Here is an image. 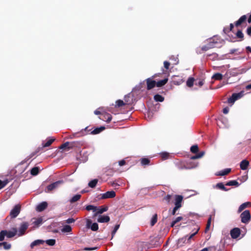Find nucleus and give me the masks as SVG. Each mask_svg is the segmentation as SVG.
Instances as JSON below:
<instances>
[{
  "label": "nucleus",
  "instance_id": "f257e3e1",
  "mask_svg": "<svg viewBox=\"0 0 251 251\" xmlns=\"http://www.w3.org/2000/svg\"><path fill=\"white\" fill-rule=\"evenodd\" d=\"M78 145V142L77 141L66 142L65 143L62 144L59 147V149L62 150L63 151H68L70 149H73L75 147H77Z\"/></svg>",
  "mask_w": 251,
  "mask_h": 251
},
{
  "label": "nucleus",
  "instance_id": "f03ea898",
  "mask_svg": "<svg viewBox=\"0 0 251 251\" xmlns=\"http://www.w3.org/2000/svg\"><path fill=\"white\" fill-rule=\"evenodd\" d=\"M240 217L241 219V222L243 223H248L250 221L251 218L249 210H246L243 212L240 215Z\"/></svg>",
  "mask_w": 251,
  "mask_h": 251
},
{
  "label": "nucleus",
  "instance_id": "7ed1b4c3",
  "mask_svg": "<svg viewBox=\"0 0 251 251\" xmlns=\"http://www.w3.org/2000/svg\"><path fill=\"white\" fill-rule=\"evenodd\" d=\"M86 226L88 228L91 229L92 231H96L99 229V226L97 223H92L90 219L86 220Z\"/></svg>",
  "mask_w": 251,
  "mask_h": 251
},
{
  "label": "nucleus",
  "instance_id": "20e7f679",
  "mask_svg": "<svg viewBox=\"0 0 251 251\" xmlns=\"http://www.w3.org/2000/svg\"><path fill=\"white\" fill-rule=\"evenodd\" d=\"M21 211V205L20 204L16 205L11 210L9 215L11 218H16L20 213Z\"/></svg>",
  "mask_w": 251,
  "mask_h": 251
},
{
  "label": "nucleus",
  "instance_id": "39448f33",
  "mask_svg": "<svg viewBox=\"0 0 251 251\" xmlns=\"http://www.w3.org/2000/svg\"><path fill=\"white\" fill-rule=\"evenodd\" d=\"M243 95V92H241L238 93H233L231 97L228 99L229 103L233 104L235 100L241 98Z\"/></svg>",
  "mask_w": 251,
  "mask_h": 251
},
{
  "label": "nucleus",
  "instance_id": "423d86ee",
  "mask_svg": "<svg viewBox=\"0 0 251 251\" xmlns=\"http://www.w3.org/2000/svg\"><path fill=\"white\" fill-rule=\"evenodd\" d=\"M29 224L27 222H23L21 224L19 228V236H22L25 234L26 230L27 229Z\"/></svg>",
  "mask_w": 251,
  "mask_h": 251
},
{
  "label": "nucleus",
  "instance_id": "0eeeda50",
  "mask_svg": "<svg viewBox=\"0 0 251 251\" xmlns=\"http://www.w3.org/2000/svg\"><path fill=\"white\" fill-rule=\"evenodd\" d=\"M108 210V207L107 206H96V211L95 213H94L93 217H95L97 216L99 214H101L104 212L107 211Z\"/></svg>",
  "mask_w": 251,
  "mask_h": 251
},
{
  "label": "nucleus",
  "instance_id": "6e6552de",
  "mask_svg": "<svg viewBox=\"0 0 251 251\" xmlns=\"http://www.w3.org/2000/svg\"><path fill=\"white\" fill-rule=\"evenodd\" d=\"M63 183V181H61V180H58V181H57L55 182H53L50 185H49L47 187V191L46 192H49L53 190H54V189L56 188L57 187H58V186L61 183Z\"/></svg>",
  "mask_w": 251,
  "mask_h": 251
},
{
  "label": "nucleus",
  "instance_id": "1a4fd4ad",
  "mask_svg": "<svg viewBox=\"0 0 251 251\" xmlns=\"http://www.w3.org/2000/svg\"><path fill=\"white\" fill-rule=\"evenodd\" d=\"M240 234V229L239 228H234L230 231V235L233 239L238 238Z\"/></svg>",
  "mask_w": 251,
  "mask_h": 251
},
{
  "label": "nucleus",
  "instance_id": "9d476101",
  "mask_svg": "<svg viewBox=\"0 0 251 251\" xmlns=\"http://www.w3.org/2000/svg\"><path fill=\"white\" fill-rule=\"evenodd\" d=\"M116 196L115 192L114 191H107L106 193L102 194L101 198L105 199L107 198H112Z\"/></svg>",
  "mask_w": 251,
  "mask_h": 251
},
{
  "label": "nucleus",
  "instance_id": "9b49d317",
  "mask_svg": "<svg viewBox=\"0 0 251 251\" xmlns=\"http://www.w3.org/2000/svg\"><path fill=\"white\" fill-rule=\"evenodd\" d=\"M217 43V42H215V41H214L213 40L212 41V39H210L208 44L207 46H203L202 47L201 49L203 50L206 51V50H209V49H211V48L215 47V45Z\"/></svg>",
  "mask_w": 251,
  "mask_h": 251
},
{
  "label": "nucleus",
  "instance_id": "f8f14e48",
  "mask_svg": "<svg viewBox=\"0 0 251 251\" xmlns=\"http://www.w3.org/2000/svg\"><path fill=\"white\" fill-rule=\"evenodd\" d=\"M48 206V203L46 201H43L38 205L36 207V210L38 212H42L47 208Z\"/></svg>",
  "mask_w": 251,
  "mask_h": 251
},
{
  "label": "nucleus",
  "instance_id": "ddd939ff",
  "mask_svg": "<svg viewBox=\"0 0 251 251\" xmlns=\"http://www.w3.org/2000/svg\"><path fill=\"white\" fill-rule=\"evenodd\" d=\"M110 221V217L108 216H99L97 222L100 223H107Z\"/></svg>",
  "mask_w": 251,
  "mask_h": 251
},
{
  "label": "nucleus",
  "instance_id": "4468645a",
  "mask_svg": "<svg viewBox=\"0 0 251 251\" xmlns=\"http://www.w3.org/2000/svg\"><path fill=\"white\" fill-rule=\"evenodd\" d=\"M146 80H147V89L148 90L151 89L152 88L154 87L155 85H156L155 81L152 80L150 78L147 79Z\"/></svg>",
  "mask_w": 251,
  "mask_h": 251
},
{
  "label": "nucleus",
  "instance_id": "2eb2a0df",
  "mask_svg": "<svg viewBox=\"0 0 251 251\" xmlns=\"http://www.w3.org/2000/svg\"><path fill=\"white\" fill-rule=\"evenodd\" d=\"M17 232L16 228H13L12 231H7L6 230L5 236L8 238H12L14 237Z\"/></svg>",
  "mask_w": 251,
  "mask_h": 251
},
{
  "label": "nucleus",
  "instance_id": "dca6fc26",
  "mask_svg": "<svg viewBox=\"0 0 251 251\" xmlns=\"http://www.w3.org/2000/svg\"><path fill=\"white\" fill-rule=\"evenodd\" d=\"M54 139L53 138H50L49 139L46 143L42 144V147L41 148H39L37 149V151L36 152H38L40 151V149H42L43 148L48 147L51 145V144L54 141Z\"/></svg>",
  "mask_w": 251,
  "mask_h": 251
},
{
  "label": "nucleus",
  "instance_id": "f3484780",
  "mask_svg": "<svg viewBox=\"0 0 251 251\" xmlns=\"http://www.w3.org/2000/svg\"><path fill=\"white\" fill-rule=\"evenodd\" d=\"M182 199L183 198L181 196H176L175 206H177V207L179 208L181 206V203L182 202Z\"/></svg>",
  "mask_w": 251,
  "mask_h": 251
},
{
  "label": "nucleus",
  "instance_id": "a211bd4d",
  "mask_svg": "<svg viewBox=\"0 0 251 251\" xmlns=\"http://www.w3.org/2000/svg\"><path fill=\"white\" fill-rule=\"evenodd\" d=\"M231 171L229 168H226L217 173L215 175L217 176H224L228 174Z\"/></svg>",
  "mask_w": 251,
  "mask_h": 251
},
{
  "label": "nucleus",
  "instance_id": "6ab92c4d",
  "mask_svg": "<svg viewBox=\"0 0 251 251\" xmlns=\"http://www.w3.org/2000/svg\"><path fill=\"white\" fill-rule=\"evenodd\" d=\"M249 165V162L246 160H243L240 162V166L242 170H245Z\"/></svg>",
  "mask_w": 251,
  "mask_h": 251
},
{
  "label": "nucleus",
  "instance_id": "aec40b11",
  "mask_svg": "<svg viewBox=\"0 0 251 251\" xmlns=\"http://www.w3.org/2000/svg\"><path fill=\"white\" fill-rule=\"evenodd\" d=\"M44 243V241L42 240H36L32 242L30 244V247L33 249L35 246L43 244Z\"/></svg>",
  "mask_w": 251,
  "mask_h": 251
},
{
  "label": "nucleus",
  "instance_id": "412c9836",
  "mask_svg": "<svg viewBox=\"0 0 251 251\" xmlns=\"http://www.w3.org/2000/svg\"><path fill=\"white\" fill-rule=\"evenodd\" d=\"M61 231L63 233H69L72 231V227L70 226L66 225L63 226Z\"/></svg>",
  "mask_w": 251,
  "mask_h": 251
},
{
  "label": "nucleus",
  "instance_id": "4be33fe9",
  "mask_svg": "<svg viewBox=\"0 0 251 251\" xmlns=\"http://www.w3.org/2000/svg\"><path fill=\"white\" fill-rule=\"evenodd\" d=\"M247 19V17L246 15H243L241 16L240 19L236 22L235 23V25L236 26H238L240 25L241 24H242L243 22H244Z\"/></svg>",
  "mask_w": 251,
  "mask_h": 251
},
{
  "label": "nucleus",
  "instance_id": "5701e85b",
  "mask_svg": "<svg viewBox=\"0 0 251 251\" xmlns=\"http://www.w3.org/2000/svg\"><path fill=\"white\" fill-rule=\"evenodd\" d=\"M214 188H216L225 191H227L228 190L227 189H226L224 184L222 182L217 183L216 185L213 186Z\"/></svg>",
  "mask_w": 251,
  "mask_h": 251
},
{
  "label": "nucleus",
  "instance_id": "b1692460",
  "mask_svg": "<svg viewBox=\"0 0 251 251\" xmlns=\"http://www.w3.org/2000/svg\"><path fill=\"white\" fill-rule=\"evenodd\" d=\"M168 80V79L167 78L159 80L156 82V86L158 87L164 86L167 82Z\"/></svg>",
  "mask_w": 251,
  "mask_h": 251
},
{
  "label": "nucleus",
  "instance_id": "393cba45",
  "mask_svg": "<svg viewBox=\"0 0 251 251\" xmlns=\"http://www.w3.org/2000/svg\"><path fill=\"white\" fill-rule=\"evenodd\" d=\"M43 223V219L40 217L37 219H35V221L33 222V224L35 225L36 227H38Z\"/></svg>",
  "mask_w": 251,
  "mask_h": 251
},
{
  "label": "nucleus",
  "instance_id": "a878e982",
  "mask_svg": "<svg viewBox=\"0 0 251 251\" xmlns=\"http://www.w3.org/2000/svg\"><path fill=\"white\" fill-rule=\"evenodd\" d=\"M226 185V186H239L240 184L236 180H230L227 182Z\"/></svg>",
  "mask_w": 251,
  "mask_h": 251
},
{
  "label": "nucleus",
  "instance_id": "bb28decb",
  "mask_svg": "<svg viewBox=\"0 0 251 251\" xmlns=\"http://www.w3.org/2000/svg\"><path fill=\"white\" fill-rule=\"evenodd\" d=\"M104 127L101 126L100 127L96 128L94 129L92 131H91V133L93 134H97L100 132H101L104 129Z\"/></svg>",
  "mask_w": 251,
  "mask_h": 251
},
{
  "label": "nucleus",
  "instance_id": "cd10ccee",
  "mask_svg": "<svg viewBox=\"0 0 251 251\" xmlns=\"http://www.w3.org/2000/svg\"><path fill=\"white\" fill-rule=\"evenodd\" d=\"M154 99L156 101L162 102L164 100V97L162 96L156 94L154 96Z\"/></svg>",
  "mask_w": 251,
  "mask_h": 251
},
{
  "label": "nucleus",
  "instance_id": "c85d7f7f",
  "mask_svg": "<svg viewBox=\"0 0 251 251\" xmlns=\"http://www.w3.org/2000/svg\"><path fill=\"white\" fill-rule=\"evenodd\" d=\"M212 78L215 80H221L223 78V75L220 73H216L212 76Z\"/></svg>",
  "mask_w": 251,
  "mask_h": 251
},
{
  "label": "nucleus",
  "instance_id": "c756f323",
  "mask_svg": "<svg viewBox=\"0 0 251 251\" xmlns=\"http://www.w3.org/2000/svg\"><path fill=\"white\" fill-rule=\"evenodd\" d=\"M98 181V179H94L89 182L88 186L91 188H94L96 186Z\"/></svg>",
  "mask_w": 251,
  "mask_h": 251
},
{
  "label": "nucleus",
  "instance_id": "7c9ffc66",
  "mask_svg": "<svg viewBox=\"0 0 251 251\" xmlns=\"http://www.w3.org/2000/svg\"><path fill=\"white\" fill-rule=\"evenodd\" d=\"M39 173V168L37 167H33L30 170V174L32 176H36Z\"/></svg>",
  "mask_w": 251,
  "mask_h": 251
},
{
  "label": "nucleus",
  "instance_id": "2f4dec72",
  "mask_svg": "<svg viewBox=\"0 0 251 251\" xmlns=\"http://www.w3.org/2000/svg\"><path fill=\"white\" fill-rule=\"evenodd\" d=\"M9 182V180L7 179L2 181L0 180V189L4 187Z\"/></svg>",
  "mask_w": 251,
  "mask_h": 251
},
{
  "label": "nucleus",
  "instance_id": "473e14b6",
  "mask_svg": "<svg viewBox=\"0 0 251 251\" xmlns=\"http://www.w3.org/2000/svg\"><path fill=\"white\" fill-rule=\"evenodd\" d=\"M250 203L249 202H245L242 204L238 208V212H241L242 210H243L247 206L248 204H249Z\"/></svg>",
  "mask_w": 251,
  "mask_h": 251
},
{
  "label": "nucleus",
  "instance_id": "72a5a7b5",
  "mask_svg": "<svg viewBox=\"0 0 251 251\" xmlns=\"http://www.w3.org/2000/svg\"><path fill=\"white\" fill-rule=\"evenodd\" d=\"M194 81V78H193V77L189 78L186 82L187 85L189 87H191L193 85Z\"/></svg>",
  "mask_w": 251,
  "mask_h": 251
},
{
  "label": "nucleus",
  "instance_id": "f704fd0d",
  "mask_svg": "<svg viewBox=\"0 0 251 251\" xmlns=\"http://www.w3.org/2000/svg\"><path fill=\"white\" fill-rule=\"evenodd\" d=\"M198 232V230L194 233H192L191 235H190L189 236H186L184 238H182L181 240L183 241V242H185V240H186L187 238V240L188 241L190 240L193 236H194Z\"/></svg>",
  "mask_w": 251,
  "mask_h": 251
},
{
  "label": "nucleus",
  "instance_id": "c9c22d12",
  "mask_svg": "<svg viewBox=\"0 0 251 251\" xmlns=\"http://www.w3.org/2000/svg\"><path fill=\"white\" fill-rule=\"evenodd\" d=\"M96 206L93 205H87L84 209L88 211H92L94 213L96 211Z\"/></svg>",
  "mask_w": 251,
  "mask_h": 251
},
{
  "label": "nucleus",
  "instance_id": "e433bc0d",
  "mask_svg": "<svg viewBox=\"0 0 251 251\" xmlns=\"http://www.w3.org/2000/svg\"><path fill=\"white\" fill-rule=\"evenodd\" d=\"M182 219V217H177L176 218L175 220H174L171 223V226L172 227H173L177 223H178V222L180 221Z\"/></svg>",
  "mask_w": 251,
  "mask_h": 251
},
{
  "label": "nucleus",
  "instance_id": "4c0bfd02",
  "mask_svg": "<svg viewBox=\"0 0 251 251\" xmlns=\"http://www.w3.org/2000/svg\"><path fill=\"white\" fill-rule=\"evenodd\" d=\"M46 243L50 246H54L55 244L56 241L55 239H49L46 241Z\"/></svg>",
  "mask_w": 251,
  "mask_h": 251
},
{
  "label": "nucleus",
  "instance_id": "58836bf2",
  "mask_svg": "<svg viewBox=\"0 0 251 251\" xmlns=\"http://www.w3.org/2000/svg\"><path fill=\"white\" fill-rule=\"evenodd\" d=\"M125 104L123 100H119L116 101V107H119Z\"/></svg>",
  "mask_w": 251,
  "mask_h": 251
},
{
  "label": "nucleus",
  "instance_id": "ea45409f",
  "mask_svg": "<svg viewBox=\"0 0 251 251\" xmlns=\"http://www.w3.org/2000/svg\"><path fill=\"white\" fill-rule=\"evenodd\" d=\"M190 150L192 152L196 153L199 150L198 146L196 145H193L191 147Z\"/></svg>",
  "mask_w": 251,
  "mask_h": 251
},
{
  "label": "nucleus",
  "instance_id": "a19ab883",
  "mask_svg": "<svg viewBox=\"0 0 251 251\" xmlns=\"http://www.w3.org/2000/svg\"><path fill=\"white\" fill-rule=\"evenodd\" d=\"M157 214L154 215L151 220V226H153L157 222Z\"/></svg>",
  "mask_w": 251,
  "mask_h": 251
},
{
  "label": "nucleus",
  "instance_id": "79ce46f5",
  "mask_svg": "<svg viewBox=\"0 0 251 251\" xmlns=\"http://www.w3.org/2000/svg\"><path fill=\"white\" fill-rule=\"evenodd\" d=\"M160 155L163 160H166L168 158L169 154L168 152H164L161 153Z\"/></svg>",
  "mask_w": 251,
  "mask_h": 251
},
{
  "label": "nucleus",
  "instance_id": "37998d69",
  "mask_svg": "<svg viewBox=\"0 0 251 251\" xmlns=\"http://www.w3.org/2000/svg\"><path fill=\"white\" fill-rule=\"evenodd\" d=\"M6 230H1L0 232V241H2L5 236Z\"/></svg>",
  "mask_w": 251,
  "mask_h": 251
},
{
  "label": "nucleus",
  "instance_id": "c03bdc74",
  "mask_svg": "<svg viewBox=\"0 0 251 251\" xmlns=\"http://www.w3.org/2000/svg\"><path fill=\"white\" fill-rule=\"evenodd\" d=\"M150 163V160L146 158H143L141 159V164L142 165H148Z\"/></svg>",
  "mask_w": 251,
  "mask_h": 251
},
{
  "label": "nucleus",
  "instance_id": "a18cd8bd",
  "mask_svg": "<svg viewBox=\"0 0 251 251\" xmlns=\"http://www.w3.org/2000/svg\"><path fill=\"white\" fill-rule=\"evenodd\" d=\"M2 244L4 249L9 250L11 248V246L10 244H8L7 242H2Z\"/></svg>",
  "mask_w": 251,
  "mask_h": 251
},
{
  "label": "nucleus",
  "instance_id": "49530a36",
  "mask_svg": "<svg viewBox=\"0 0 251 251\" xmlns=\"http://www.w3.org/2000/svg\"><path fill=\"white\" fill-rule=\"evenodd\" d=\"M77 201H78V194H76L70 200V201L72 203L74 202Z\"/></svg>",
  "mask_w": 251,
  "mask_h": 251
},
{
  "label": "nucleus",
  "instance_id": "de8ad7c7",
  "mask_svg": "<svg viewBox=\"0 0 251 251\" xmlns=\"http://www.w3.org/2000/svg\"><path fill=\"white\" fill-rule=\"evenodd\" d=\"M236 36L239 38H241V39H243V37H244V34L243 33H242V31L241 30H238V31L236 33Z\"/></svg>",
  "mask_w": 251,
  "mask_h": 251
},
{
  "label": "nucleus",
  "instance_id": "09e8293b",
  "mask_svg": "<svg viewBox=\"0 0 251 251\" xmlns=\"http://www.w3.org/2000/svg\"><path fill=\"white\" fill-rule=\"evenodd\" d=\"M211 217H209L208 218V221H207V225H206V231H207L209 229V228H210V225H211Z\"/></svg>",
  "mask_w": 251,
  "mask_h": 251
},
{
  "label": "nucleus",
  "instance_id": "8fccbe9b",
  "mask_svg": "<svg viewBox=\"0 0 251 251\" xmlns=\"http://www.w3.org/2000/svg\"><path fill=\"white\" fill-rule=\"evenodd\" d=\"M119 226H120V225H117L115 226L114 228V229L113 230L112 232V237L114 236V235H115V234L116 233V232H117V230L119 229Z\"/></svg>",
  "mask_w": 251,
  "mask_h": 251
},
{
  "label": "nucleus",
  "instance_id": "3c124183",
  "mask_svg": "<svg viewBox=\"0 0 251 251\" xmlns=\"http://www.w3.org/2000/svg\"><path fill=\"white\" fill-rule=\"evenodd\" d=\"M105 116H106L105 118V121L108 123H109L112 120L111 115L110 114H107L105 115Z\"/></svg>",
  "mask_w": 251,
  "mask_h": 251
},
{
  "label": "nucleus",
  "instance_id": "603ef678",
  "mask_svg": "<svg viewBox=\"0 0 251 251\" xmlns=\"http://www.w3.org/2000/svg\"><path fill=\"white\" fill-rule=\"evenodd\" d=\"M97 249H98V247H92V248H87V247H86V248H83L82 250H83V251H89L95 250H97Z\"/></svg>",
  "mask_w": 251,
  "mask_h": 251
},
{
  "label": "nucleus",
  "instance_id": "864d4df0",
  "mask_svg": "<svg viewBox=\"0 0 251 251\" xmlns=\"http://www.w3.org/2000/svg\"><path fill=\"white\" fill-rule=\"evenodd\" d=\"M152 117V113L151 112H148L147 114H146V118H148V119L150 120Z\"/></svg>",
  "mask_w": 251,
  "mask_h": 251
},
{
  "label": "nucleus",
  "instance_id": "5fc2aeb1",
  "mask_svg": "<svg viewBox=\"0 0 251 251\" xmlns=\"http://www.w3.org/2000/svg\"><path fill=\"white\" fill-rule=\"evenodd\" d=\"M170 66V63L168 61H165L164 62V66L165 69H168Z\"/></svg>",
  "mask_w": 251,
  "mask_h": 251
},
{
  "label": "nucleus",
  "instance_id": "6e6d98bb",
  "mask_svg": "<svg viewBox=\"0 0 251 251\" xmlns=\"http://www.w3.org/2000/svg\"><path fill=\"white\" fill-rule=\"evenodd\" d=\"M75 221V219L73 218H69L66 221V223L67 224H70L74 223Z\"/></svg>",
  "mask_w": 251,
  "mask_h": 251
},
{
  "label": "nucleus",
  "instance_id": "4d7b16f0",
  "mask_svg": "<svg viewBox=\"0 0 251 251\" xmlns=\"http://www.w3.org/2000/svg\"><path fill=\"white\" fill-rule=\"evenodd\" d=\"M171 198V196L170 195H167L166 197H165L164 200L168 202H169L170 201Z\"/></svg>",
  "mask_w": 251,
  "mask_h": 251
},
{
  "label": "nucleus",
  "instance_id": "13d9d810",
  "mask_svg": "<svg viewBox=\"0 0 251 251\" xmlns=\"http://www.w3.org/2000/svg\"><path fill=\"white\" fill-rule=\"evenodd\" d=\"M248 179V176L247 175H245L242 177V182H245Z\"/></svg>",
  "mask_w": 251,
  "mask_h": 251
},
{
  "label": "nucleus",
  "instance_id": "bf43d9fd",
  "mask_svg": "<svg viewBox=\"0 0 251 251\" xmlns=\"http://www.w3.org/2000/svg\"><path fill=\"white\" fill-rule=\"evenodd\" d=\"M126 164V162L124 160L119 161V165L120 166H123Z\"/></svg>",
  "mask_w": 251,
  "mask_h": 251
},
{
  "label": "nucleus",
  "instance_id": "052dcab7",
  "mask_svg": "<svg viewBox=\"0 0 251 251\" xmlns=\"http://www.w3.org/2000/svg\"><path fill=\"white\" fill-rule=\"evenodd\" d=\"M247 33L249 35L251 36V26L247 28Z\"/></svg>",
  "mask_w": 251,
  "mask_h": 251
},
{
  "label": "nucleus",
  "instance_id": "680f3d73",
  "mask_svg": "<svg viewBox=\"0 0 251 251\" xmlns=\"http://www.w3.org/2000/svg\"><path fill=\"white\" fill-rule=\"evenodd\" d=\"M229 109L228 107H225L223 109V113L225 114H226L228 113Z\"/></svg>",
  "mask_w": 251,
  "mask_h": 251
},
{
  "label": "nucleus",
  "instance_id": "e2e57ef3",
  "mask_svg": "<svg viewBox=\"0 0 251 251\" xmlns=\"http://www.w3.org/2000/svg\"><path fill=\"white\" fill-rule=\"evenodd\" d=\"M179 208L177 207V206H175V207L173 208V210L172 211V215H174L176 214V211Z\"/></svg>",
  "mask_w": 251,
  "mask_h": 251
},
{
  "label": "nucleus",
  "instance_id": "0e129e2a",
  "mask_svg": "<svg viewBox=\"0 0 251 251\" xmlns=\"http://www.w3.org/2000/svg\"><path fill=\"white\" fill-rule=\"evenodd\" d=\"M204 154V151H201V152H200L199 154H198L197 155H198L199 156V158H201V157H202L203 156V155Z\"/></svg>",
  "mask_w": 251,
  "mask_h": 251
},
{
  "label": "nucleus",
  "instance_id": "69168bd1",
  "mask_svg": "<svg viewBox=\"0 0 251 251\" xmlns=\"http://www.w3.org/2000/svg\"><path fill=\"white\" fill-rule=\"evenodd\" d=\"M229 31H230V30H229V28L228 29V28H226V27H225V28H224V29H223V31H224L225 33H227V32H229Z\"/></svg>",
  "mask_w": 251,
  "mask_h": 251
},
{
  "label": "nucleus",
  "instance_id": "338daca9",
  "mask_svg": "<svg viewBox=\"0 0 251 251\" xmlns=\"http://www.w3.org/2000/svg\"><path fill=\"white\" fill-rule=\"evenodd\" d=\"M198 158H199L197 154L196 155L193 156L191 157V159H198Z\"/></svg>",
  "mask_w": 251,
  "mask_h": 251
},
{
  "label": "nucleus",
  "instance_id": "774afa93",
  "mask_svg": "<svg viewBox=\"0 0 251 251\" xmlns=\"http://www.w3.org/2000/svg\"><path fill=\"white\" fill-rule=\"evenodd\" d=\"M246 90H248L251 89V84L247 85L246 86Z\"/></svg>",
  "mask_w": 251,
  "mask_h": 251
}]
</instances>
